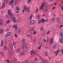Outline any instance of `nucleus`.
Here are the masks:
<instances>
[{"label":"nucleus","instance_id":"nucleus-1","mask_svg":"<svg viewBox=\"0 0 63 63\" xmlns=\"http://www.w3.org/2000/svg\"><path fill=\"white\" fill-rule=\"evenodd\" d=\"M22 47H23V51H22L20 53V56H22L24 54V52H25L26 51V49H27V47H26V46L25 45H23L22 46Z\"/></svg>","mask_w":63,"mask_h":63},{"label":"nucleus","instance_id":"nucleus-2","mask_svg":"<svg viewBox=\"0 0 63 63\" xmlns=\"http://www.w3.org/2000/svg\"><path fill=\"white\" fill-rule=\"evenodd\" d=\"M8 14L10 16V18L12 19L13 18V17H14V15L13 14H12V13L11 12V10H9L8 11Z\"/></svg>","mask_w":63,"mask_h":63},{"label":"nucleus","instance_id":"nucleus-3","mask_svg":"<svg viewBox=\"0 0 63 63\" xmlns=\"http://www.w3.org/2000/svg\"><path fill=\"white\" fill-rule=\"evenodd\" d=\"M46 7H42V6H41L40 8V10H41V9H42V11H43V12L45 11H46V12H47V11L46 9Z\"/></svg>","mask_w":63,"mask_h":63},{"label":"nucleus","instance_id":"nucleus-4","mask_svg":"<svg viewBox=\"0 0 63 63\" xmlns=\"http://www.w3.org/2000/svg\"><path fill=\"white\" fill-rule=\"evenodd\" d=\"M10 54L11 55H12L13 54V49L11 47H9Z\"/></svg>","mask_w":63,"mask_h":63},{"label":"nucleus","instance_id":"nucleus-5","mask_svg":"<svg viewBox=\"0 0 63 63\" xmlns=\"http://www.w3.org/2000/svg\"><path fill=\"white\" fill-rule=\"evenodd\" d=\"M11 33L10 32H8L5 35V38H7L8 36H11Z\"/></svg>","mask_w":63,"mask_h":63},{"label":"nucleus","instance_id":"nucleus-6","mask_svg":"<svg viewBox=\"0 0 63 63\" xmlns=\"http://www.w3.org/2000/svg\"><path fill=\"white\" fill-rule=\"evenodd\" d=\"M59 52H60V50H59V49L57 50L56 52H55L54 53L56 54V56H57V55H58V53H59Z\"/></svg>","mask_w":63,"mask_h":63},{"label":"nucleus","instance_id":"nucleus-7","mask_svg":"<svg viewBox=\"0 0 63 63\" xmlns=\"http://www.w3.org/2000/svg\"><path fill=\"white\" fill-rule=\"evenodd\" d=\"M25 42V40L24 39H23L22 40V42H21V43L22 44H23L22 45V46H23L24 45H25L26 46V47H27V46L26 45V44L24 43Z\"/></svg>","mask_w":63,"mask_h":63},{"label":"nucleus","instance_id":"nucleus-8","mask_svg":"<svg viewBox=\"0 0 63 63\" xmlns=\"http://www.w3.org/2000/svg\"><path fill=\"white\" fill-rule=\"evenodd\" d=\"M26 9H27V8H26V7L25 6H24L22 12H23V13H24V11H26Z\"/></svg>","mask_w":63,"mask_h":63},{"label":"nucleus","instance_id":"nucleus-9","mask_svg":"<svg viewBox=\"0 0 63 63\" xmlns=\"http://www.w3.org/2000/svg\"><path fill=\"white\" fill-rule=\"evenodd\" d=\"M56 21L57 23H59L60 22V18L59 17H57L56 19Z\"/></svg>","mask_w":63,"mask_h":63},{"label":"nucleus","instance_id":"nucleus-10","mask_svg":"<svg viewBox=\"0 0 63 63\" xmlns=\"http://www.w3.org/2000/svg\"><path fill=\"white\" fill-rule=\"evenodd\" d=\"M34 21L33 20H32L31 21H30V24H33L34 23Z\"/></svg>","mask_w":63,"mask_h":63},{"label":"nucleus","instance_id":"nucleus-11","mask_svg":"<svg viewBox=\"0 0 63 63\" xmlns=\"http://www.w3.org/2000/svg\"><path fill=\"white\" fill-rule=\"evenodd\" d=\"M52 39H53L52 38H51L49 41V42L50 44H53V41H52Z\"/></svg>","mask_w":63,"mask_h":63},{"label":"nucleus","instance_id":"nucleus-12","mask_svg":"<svg viewBox=\"0 0 63 63\" xmlns=\"http://www.w3.org/2000/svg\"><path fill=\"white\" fill-rule=\"evenodd\" d=\"M16 19L15 18H13L12 20L14 22L16 23Z\"/></svg>","mask_w":63,"mask_h":63},{"label":"nucleus","instance_id":"nucleus-13","mask_svg":"<svg viewBox=\"0 0 63 63\" xmlns=\"http://www.w3.org/2000/svg\"><path fill=\"white\" fill-rule=\"evenodd\" d=\"M41 22L43 23H44V22H45V19L44 18L42 19L41 20Z\"/></svg>","mask_w":63,"mask_h":63},{"label":"nucleus","instance_id":"nucleus-14","mask_svg":"<svg viewBox=\"0 0 63 63\" xmlns=\"http://www.w3.org/2000/svg\"><path fill=\"white\" fill-rule=\"evenodd\" d=\"M36 17L37 19H39L41 18V16L40 15H37L36 16Z\"/></svg>","mask_w":63,"mask_h":63},{"label":"nucleus","instance_id":"nucleus-15","mask_svg":"<svg viewBox=\"0 0 63 63\" xmlns=\"http://www.w3.org/2000/svg\"><path fill=\"white\" fill-rule=\"evenodd\" d=\"M14 0H12L11 2H10L9 3V4L10 5H11L13 3H14Z\"/></svg>","mask_w":63,"mask_h":63},{"label":"nucleus","instance_id":"nucleus-16","mask_svg":"<svg viewBox=\"0 0 63 63\" xmlns=\"http://www.w3.org/2000/svg\"><path fill=\"white\" fill-rule=\"evenodd\" d=\"M29 7H28L26 9L27 12H29L30 11V10L29 9Z\"/></svg>","mask_w":63,"mask_h":63},{"label":"nucleus","instance_id":"nucleus-17","mask_svg":"<svg viewBox=\"0 0 63 63\" xmlns=\"http://www.w3.org/2000/svg\"><path fill=\"white\" fill-rule=\"evenodd\" d=\"M59 40L61 44H62V43H63V40H62V39H59Z\"/></svg>","mask_w":63,"mask_h":63},{"label":"nucleus","instance_id":"nucleus-18","mask_svg":"<svg viewBox=\"0 0 63 63\" xmlns=\"http://www.w3.org/2000/svg\"><path fill=\"white\" fill-rule=\"evenodd\" d=\"M4 2L5 4H7L8 2V0H4Z\"/></svg>","mask_w":63,"mask_h":63},{"label":"nucleus","instance_id":"nucleus-19","mask_svg":"<svg viewBox=\"0 0 63 63\" xmlns=\"http://www.w3.org/2000/svg\"><path fill=\"white\" fill-rule=\"evenodd\" d=\"M45 6L46 7H47V6H48V3H46L45 4Z\"/></svg>","mask_w":63,"mask_h":63},{"label":"nucleus","instance_id":"nucleus-20","mask_svg":"<svg viewBox=\"0 0 63 63\" xmlns=\"http://www.w3.org/2000/svg\"><path fill=\"white\" fill-rule=\"evenodd\" d=\"M4 44H7V40L6 39H5V41L4 42Z\"/></svg>","mask_w":63,"mask_h":63},{"label":"nucleus","instance_id":"nucleus-21","mask_svg":"<svg viewBox=\"0 0 63 63\" xmlns=\"http://www.w3.org/2000/svg\"><path fill=\"white\" fill-rule=\"evenodd\" d=\"M43 63H47V62L46 60L43 61Z\"/></svg>","mask_w":63,"mask_h":63},{"label":"nucleus","instance_id":"nucleus-22","mask_svg":"<svg viewBox=\"0 0 63 63\" xmlns=\"http://www.w3.org/2000/svg\"><path fill=\"white\" fill-rule=\"evenodd\" d=\"M27 2L28 3H30L31 2V0H28Z\"/></svg>","mask_w":63,"mask_h":63},{"label":"nucleus","instance_id":"nucleus-23","mask_svg":"<svg viewBox=\"0 0 63 63\" xmlns=\"http://www.w3.org/2000/svg\"><path fill=\"white\" fill-rule=\"evenodd\" d=\"M13 28H16L17 27V25H15L14 26H13Z\"/></svg>","mask_w":63,"mask_h":63},{"label":"nucleus","instance_id":"nucleus-24","mask_svg":"<svg viewBox=\"0 0 63 63\" xmlns=\"http://www.w3.org/2000/svg\"><path fill=\"white\" fill-rule=\"evenodd\" d=\"M45 55L46 56H47V55L48 54V53H47V52H45Z\"/></svg>","mask_w":63,"mask_h":63},{"label":"nucleus","instance_id":"nucleus-25","mask_svg":"<svg viewBox=\"0 0 63 63\" xmlns=\"http://www.w3.org/2000/svg\"><path fill=\"white\" fill-rule=\"evenodd\" d=\"M0 54L2 56H4V54H3V53L2 52H0Z\"/></svg>","mask_w":63,"mask_h":63},{"label":"nucleus","instance_id":"nucleus-26","mask_svg":"<svg viewBox=\"0 0 63 63\" xmlns=\"http://www.w3.org/2000/svg\"><path fill=\"white\" fill-rule=\"evenodd\" d=\"M4 49H5V50H7V47H6L5 46L4 47Z\"/></svg>","mask_w":63,"mask_h":63},{"label":"nucleus","instance_id":"nucleus-27","mask_svg":"<svg viewBox=\"0 0 63 63\" xmlns=\"http://www.w3.org/2000/svg\"><path fill=\"white\" fill-rule=\"evenodd\" d=\"M1 45L2 47L3 46V42L2 41L1 42Z\"/></svg>","mask_w":63,"mask_h":63},{"label":"nucleus","instance_id":"nucleus-28","mask_svg":"<svg viewBox=\"0 0 63 63\" xmlns=\"http://www.w3.org/2000/svg\"><path fill=\"white\" fill-rule=\"evenodd\" d=\"M45 5V3H43L42 4V6H42V7H44L43 6H44V5Z\"/></svg>","mask_w":63,"mask_h":63},{"label":"nucleus","instance_id":"nucleus-29","mask_svg":"<svg viewBox=\"0 0 63 63\" xmlns=\"http://www.w3.org/2000/svg\"><path fill=\"white\" fill-rule=\"evenodd\" d=\"M16 8L17 11H19V9L18 8V6H17L16 7Z\"/></svg>","mask_w":63,"mask_h":63},{"label":"nucleus","instance_id":"nucleus-30","mask_svg":"<svg viewBox=\"0 0 63 63\" xmlns=\"http://www.w3.org/2000/svg\"><path fill=\"white\" fill-rule=\"evenodd\" d=\"M52 20L53 21H54L55 20V18H53L52 19Z\"/></svg>","mask_w":63,"mask_h":63},{"label":"nucleus","instance_id":"nucleus-31","mask_svg":"<svg viewBox=\"0 0 63 63\" xmlns=\"http://www.w3.org/2000/svg\"><path fill=\"white\" fill-rule=\"evenodd\" d=\"M41 23V20H39L38 21V24H40Z\"/></svg>","mask_w":63,"mask_h":63},{"label":"nucleus","instance_id":"nucleus-32","mask_svg":"<svg viewBox=\"0 0 63 63\" xmlns=\"http://www.w3.org/2000/svg\"><path fill=\"white\" fill-rule=\"evenodd\" d=\"M20 31H21V30L20 29H19V30L18 31V33H19L20 32Z\"/></svg>","mask_w":63,"mask_h":63},{"label":"nucleus","instance_id":"nucleus-33","mask_svg":"<svg viewBox=\"0 0 63 63\" xmlns=\"http://www.w3.org/2000/svg\"><path fill=\"white\" fill-rule=\"evenodd\" d=\"M50 31H48L47 32V33L48 34H49V33H50Z\"/></svg>","mask_w":63,"mask_h":63},{"label":"nucleus","instance_id":"nucleus-34","mask_svg":"<svg viewBox=\"0 0 63 63\" xmlns=\"http://www.w3.org/2000/svg\"><path fill=\"white\" fill-rule=\"evenodd\" d=\"M14 35L16 38H17V34H15Z\"/></svg>","mask_w":63,"mask_h":63},{"label":"nucleus","instance_id":"nucleus-35","mask_svg":"<svg viewBox=\"0 0 63 63\" xmlns=\"http://www.w3.org/2000/svg\"><path fill=\"white\" fill-rule=\"evenodd\" d=\"M14 2L16 3V4H17V1H16V0H15L14 1Z\"/></svg>","mask_w":63,"mask_h":63},{"label":"nucleus","instance_id":"nucleus-36","mask_svg":"<svg viewBox=\"0 0 63 63\" xmlns=\"http://www.w3.org/2000/svg\"><path fill=\"white\" fill-rule=\"evenodd\" d=\"M53 47V48H55V45H54Z\"/></svg>","mask_w":63,"mask_h":63},{"label":"nucleus","instance_id":"nucleus-37","mask_svg":"<svg viewBox=\"0 0 63 63\" xmlns=\"http://www.w3.org/2000/svg\"><path fill=\"white\" fill-rule=\"evenodd\" d=\"M33 52H32V51H31V55H32V54H33Z\"/></svg>","mask_w":63,"mask_h":63},{"label":"nucleus","instance_id":"nucleus-38","mask_svg":"<svg viewBox=\"0 0 63 63\" xmlns=\"http://www.w3.org/2000/svg\"><path fill=\"white\" fill-rule=\"evenodd\" d=\"M60 36H62V32H61L60 33Z\"/></svg>","mask_w":63,"mask_h":63},{"label":"nucleus","instance_id":"nucleus-39","mask_svg":"<svg viewBox=\"0 0 63 63\" xmlns=\"http://www.w3.org/2000/svg\"><path fill=\"white\" fill-rule=\"evenodd\" d=\"M17 52H19V49H17Z\"/></svg>","mask_w":63,"mask_h":63},{"label":"nucleus","instance_id":"nucleus-40","mask_svg":"<svg viewBox=\"0 0 63 63\" xmlns=\"http://www.w3.org/2000/svg\"><path fill=\"white\" fill-rule=\"evenodd\" d=\"M2 8H4V7H5V5H2Z\"/></svg>","mask_w":63,"mask_h":63},{"label":"nucleus","instance_id":"nucleus-41","mask_svg":"<svg viewBox=\"0 0 63 63\" xmlns=\"http://www.w3.org/2000/svg\"><path fill=\"white\" fill-rule=\"evenodd\" d=\"M0 31H2V32H3V29H0Z\"/></svg>","mask_w":63,"mask_h":63},{"label":"nucleus","instance_id":"nucleus-42","mask_svg":"<svg viewBox=\"0 0 63 63\" xmlns=\"http://www.w3.org/2000/svg\"><path fill=\"white\" fill-rule=\"evenodd\" d=\"M34 43H35L36 42V39H34Z\"/></svg>","mask_w":63,"mask_h":63},{"label":"nucleus","instance_id":"nucleus-43","mask_svg":"<svg viewBox=\"0 0 63 63\" xmlns=\"http://www.w3.org/2000/svg\"><path fill=\"white\" fill-rule=\"evenodd\" d=\"M7 23L8 24L9 23V22H10V21L7 20Z\"/></svg>","mask_w":63,"mask_h":63},{"label":"nucleus","instance_id":"nucleus-44","mask_svg":"<svg viewBox=\"0 0 63 63\" xmlns=\"http://www.w3.org/2000/svg\"><path fill=\"white\" fill-rule=\"evenodd\" d=\"M7 63H10V61H9V60H7Z\"/></svg>","mask_w":63,"mask_h":63},{"label":"nucleus","instance_id":"nucleus-45","mask_svg":"<svg viewBox=\"0 0 63 63\" xmlns=\"http://www.w3.org/2000/svg\"><path fill=\"white\" fill-rule=\"evenodd\" d=\"M2 22V20L0 19V23Z\"/></svg>","mask_w":63,"mask_h":63},{"label":"nucleus","instance_id":"nucleus-46","mask_svg":"<svg viewBox=\"0 0 63 63\" xmlns=\"http://www.w3.org/2000/svg\"><path fill=\"white\" fill-rule=\"evenodd\" d=\"M47 19H46V20H45L44 19V22H47Z\"/></svg>","mask_w":63,"mask_h":63},{"label":"nucleus","instance_id":"nucleus-47","mask_svg":"<svg viewBox=\"0 0 63 63\" xmlns=\"http://www.w3.org/2000/svg\"><path fill=\"white\" fill-rule=\"evenodd\" d=\"M0 24L1 25H3V24L2 23V22H1L0 23Z\"/></svg>","mask_w":63,"mask_h":63},{"label":"nucleus","instance_id":"nucleus-48","mask_svg":"<svg viewBox=\"0 0 63 63\" xmlns=\"http://www.w3.org/2000/svg\"><path fill=\"white\" fill-rule=\"evenodd\" d=\"M55 9V7H54L53 8H52V9L53 10Z\"/></svg>","mask_w":63,"mask_h":63},{"label":"nucleus","instance_id":"nucleus-49","mask_svg":"<svg viewBox=\"0 0 63 63\" xmlns=\"http://www.w3.org/2000/svg\"><path fill=\"white\" fill-rule=\"evenodd\" d=\"M2 5H3V6H5V4L4 2L3 3V4H2Z\"/></svg>","mask_w":63,"mask_h":63},{"label":"nucleus","instance_id":"nucleus-50","mask_svg":"<svg viewBox=\"0 0 63 63\" xmlns=\"http://www.w3.org/2000/svg\"><path fill=\"white\" fill-rule=\"evenodd\" d=\"M60 28H62V27H63V25H61L60 26Z\"/></svg>","mask_w":63,"mask_h":63},{"label":"nucleus","instance_id":"nucleus-51","mask_svg":"<svg viewBox=\"0 0 63 63\" xmlns=\"http://www.w3.org/2000/svg\"><path fill=\"white\" fill-rule=\"evenodd\" d=\"M46 41H47V40H46V39H44V42H46Z\"/></svg>","mask_w":63,"mask_h":63},{"label":"nucleus","instance_id":"nucleus-52","mask_svg":"<svg viewBox=\"0 0 63 63\" xmlns=\"http://www.w3.org/2000/svg\"><path fill=\"white\" fill-rule=\"evenodd\" d=\"M38 9H37L36 10V13H37V12H38Z\"/></svg>","mask_w":63,"mask_h":63},{"label":"nucleus","instance_id":"nucleus-53","mask_svg":"<svg viewBox=\"0 0 63 63\" xmlns=\"http://www.w3.org/2000/svg\"><path fill=\"white\" fill-rule=\"evenodd\" d=\"M38 49H41V48L40 47H38Z\"/></svg>","mask_w":63,"mask_h":63},{"label":"nucleus","instance_id":"nucleus-54","mask_svg":"<svg viewBox=\"0 0 63 63\" xmlns=\"http://www.w3.org/2000/svg\"><path fill=\"white\" fill-rule=\"evenodd\" d=\"M43 30V28L41 27V28L40 30Z\"/></svg>","mask_w":63,"mask_h":63},{"label":"nucleus","instance_id":"nucleus-55","mask_svg":"<svg viewBox=\"0 0 63 63\" xmlns=\"http://www.w3.org/2000/svg\"><path fill=\"white\" fill-rule=\"evenodd\" d=\"M9 31V30H8V29H7L6 30V31H7V32H8V31Z\"/></svg>","mask_w":63,"mask_h":63},{"label":"nucleus","instance_id":"nucleus-56","mask_svg":"<svg viewBox=\"0 0 63 63\" xmlns=\"http://www.w3.org/2000/svg\"><path fill=\"white\" fill-rule=\"evenodd\" d=\"M61 38L62 40H63V36H61Z\"/></svg>","mask_w":63,"mask_h":63},{"label":"nucleus","instance_id":"nucleus-57","mask_svg":"<svg viewBox=\"0 0 63 63\" xmlns=\"http://www.w3.org/2000/svg\"><path fill=\"white\" fill-rule=\"evenodd\" d=\"M2 31H0V34H1L2 33Z\"/></svg>","mask_w":63,"mask_h":63},{"label":"nucleus","instance_id":"nucleus-58","mask_svg":"<svg viewBox=\"0 0 63 63\" xmlns=\"http://www.w3.org/2000/svg\"><path fill=\"white\" fill-rule=\"evenodd\" d=\"M32 17V15H31L30 16V17Z\"/></svg>","mask_w":63,"mask_h":63},{"label":"nucleus","instance_id":"nucleus-59","mask_svg":"<svg viewBox=\"0 0 63 63\" xmlns=\"http://www.w3.org/2000/svg\"><path fill=\"white\" fill-rule=\"evenodd\" d=\"M35 53H36V51H34L33 52V54H34Z\"/></svg>","mask_w":63,"mask_h":63},{"label":"nucleus","instance_id":"nucleus-60","mask_svg":"<svg viewBox=\"0 0 63 63\" xmlns=\"http://www.w3.org/2000/svg\"><path fill=\"white\" fill-rule=\"evenodd\" d=\"M27 36L28 37H29V36H30H30H30V35H28V34L27 35Z\"/></svg>","mask_w":63,"mask_h":63},{"label":"nucleus","instance_id":"nucleus-61","mask_svg":"<svg viewBox=\"0 0 63 63\" xmlns=\"http://www.w3.org/2000/svg\"><path fill=\"white\" fill-rule=\"evenodd\" d=\"M13 4H14V5H16V3L14 2Z\"/></svg>","mask_w":63,"mask_h":63},{"label":"nucleus","instance_id":"nucleus-62","mask_svg":"<svg viewBox=\"0 0 63 63\" xmlns=\"http://www.w3.org/2000/svg\"><path fill=\"white\" fill-rule=\"evenodd\" d=\"M17 29H18V28H17L15 30H17Z\"/></svg>","mask_w":63,"mask_h":63},{"label":"nucleus","instance_id":"nucleus-63","mask_svg":"<svg viewBox=\"0 0 63 63\" xmlns=\"http://www.w3.org/2000/svg\"><path fill=\"white\" fill-rule=\"evenodd\" d=\"M12 8H13V4H12Z\"/></svg>","mask_w":63,"mask_h":63},{"label":"nucleus","instance_id":"nucleus-64","mask_svg":"<svg viewBox=\"0 0 63 63\" xmlns=\"http://www.w3.org/2000/svg\"><path fill=\"white\" fill-rule=\"evenodd\" d=\"M42 36H44V33H42Z\"/></svg>","mask_w":63,"mask_h":63}]
</instances>
